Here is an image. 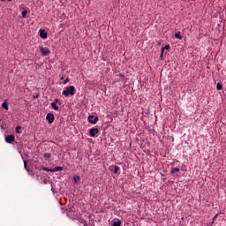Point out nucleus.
Instances as JSON below:
<instances>
[{
	"label": "nucleus",
	"instance_id": "nucleus-1",
	"mask_svg": "<svg viewBox=\"0 0 226 226\" xmlns=\"http://www.w3.org/2000/svg\"><path fill=\"white\" fill-rule=\"evenodd\" d=\"M62 94L65 97L70 95L73 96V94H75V87L73 86L66 87V88L62 92Z\"/></svg>",
	"mask_w": 226,
	"mask_h": 226
},
{
	"label": "nucleus",
	"instance_id": "nucleus-2",
	"mask_svg": "<svg viewBox=\"0 0 226 226\" xmlns=\"http://www.w3.org/2000/svg\"><path fill=\"white\" fill-rule=\"evenodd\" d=\"M100 120V118L98 117H94L93 115L88 116L87 117V121L88 123H90L91 124H96L98 123V121Z\"/></svg>",
	"mask_w": 226,
	"mask_h": 226
},
{
	"label": "nucleus",
	"instance_id": "nucleus-3",
	"mask_svg": "<svg viewBox=\"0 0 226 226\" xmlns=\"http://www.w3.org/2000/svg\"><path fill=\"white\" fill-rule=\"evenodd\" d=\"M57 104L61 105L59 99H55L54 102H51V107L54 110H59V106H57Z\"/></svg>",
	"mask_w": 226,
	"mask_h": 226
},
{
	"label": "nucleus",
	"instance_id": "nucleus-4",
	"mask_svg": "<svg viewBox=\"0 0 226 226\" xmlns=\"http://www.w3.org/2000/svg\"><path fill=\"white\" fill-rule=\"evenodd\" d=\"M46 119L48 120L49 124H52V123H54V119H55L54 114L48 113L46 115Z\"/></svg>",
	"mask_w": 226,
	"mask_h": 226
},
{
	"label": "nucleus",
	"instance_id": "nucleus-5",
	"mask_svg": "<svg viewBox=\"0 0 226 226\" xmlns=\"http://www.w3.org/2000/svg\"><path fill=\"white\" fill-rule=\"evenodd\" d=\"M40 50L41 52V56L45 57L46 56H49L50 54V50L48 48L41 47Z\"/></svg>",
	"mask_w": 226,
	"mask_h": 226
},
{
	"label": "nucleus",
	"instance_id": "nucleus-6",
	"mask_svg": "<svg viewBox=\"0 0 226 226\" xmlns=\"http://www.w3.org/2000/svg\"><path fill=\"white\" fill-rule=\"evenodd\" d=\"M5 142H7V144H11V142H15V136L14 135L5 136Z\"/></svg>",
	"mask_w": 226,
	"mask_h": 226
},
{
	"label": "nucleus",
	"instance_id": "nucleus-7",
	"mask_svg": "<svg viewBox=\"0 0 226 226\" xmlns=\"http://www.w3.org/2000/svg\"><path fill=\"white\" fill-rule=\"evenodd\" d=\"M99 130L97 128H91L89 131L90 137H96L97 133H99Z\"/></svg>",
	"mask_w": 226,
	"mask_h": 226
},
{
	"label": "nucleus",
	"instance_id": "nucleus-8",
	"mask_svg": "<svg viewBox=\"0 0 226 226\" xmlns=\"http://www.w3.org/2000/svg\"><path fill=\"white\" fill-rule=\"evenodd\" d=\"M39 33H40V37L42 40H47V32H45V30H40Z\"/></svg>",
	"mask_w": 226,
	"mask_h": 226
},
{
	"label": "nucleus",
	"instance_id": "nucleus-9",
	"mask_svg": "<svg viewBox=\"0 0 226 226\" xmlns=\"http://www.w3.org/2000/svg\"><path fill=\"white\" fill-rule=\"evenodd\" d=\"M61 170H63V167L61 166H56L54 169H51V172H59Z\"/></svg>",
	"mask_w": 226,
	"mask_h": 226
},
{
	"label": "nucleus",
	"instance_id": "nucleus-10",
	"mask_svg": "<svg viewBox=\"0 0 226 226\" xmlns=\"http://www.w3.org/2000/svg\"><path fill=\"white\" fill-rule=\"evenodd\" d=\"M175 38H177L178 40H183V36H181V32L176 33Z\"/></svg>",
	"mask_w": 226,
	"mask_h": 226
},
{
	"label": "nucleus",
	"instance_id": "nucleus-11",
	"mask_svg": "<svg viewBox=\"0 0 226 226\" xmlns=\"http://www.w3.org/2000/svg\"><path fill=\"white\" fill-rule=\"evenodd\" d=\"M114 173L115 174H119V170H120V168H119V166H117V165H115L114 166Z\"/></svg>",
	"mask_w": 226,
	"mask_h": 226
},
{
	"label": "nucleus",
	"instance_id": "nucleus-12",
	"mask_svg": "<svg viewBox=\"0 0 226 226\" xmlns=\"http://www.w3.org/2000/svg\"><path fill=\"white\" fill-rule=\"evenodd\" d=\"M2 107L3 109H4L5 110H8L9 107H8V103L6 102H4L2 103Z\"/></svg>",
	"mask_w": 226,
	"mask_h": 226
},
{
	"label": "nucleus",
	"instance_id": "nucleus-13",
	"mask_svg": "<svg viewBox=\"0 0 226 226\" xmlns=\"http://www.w3.org/2000/svg\"><path fill=\"white\" fill-rule=\"evenodd\" d=\"M44 158H45L46 160H49V158H52V154H50V153H46V154H44Z\"/></svg>",
	"mask_w": 226,
	"mask_h": 226
},
{
	"label": "nucleus",
	"instance_id": "nucleus-14",
	"mask_svg": "<svg viewBox=\"0 0 226 226\" xmlns=\"http://www.w3.org/2000/svg\"><path fill=\"white\" fill-rule=\"evenodd\" d=\"M176 172H179V168H171V174H176Z\"/></svg>",
	"mask_w": 226,
	"mask_h": 226
},
{
	"label": "nucleus",
	"instance_id": "nucleus-15",
	"mask_svg": "<svg viewBox=\"0 0 226 226\" xmlns=\"http://www.w3.org/2000/svg\"><path fill=\"white\" fill-rule=\"evenodd\" d=\"M73 179H74V183L77 185V183H79V181L80 180V177H79V176H74V177H73Z\"/></svg>",
	"mask_w": 226,
	"mask_h": 226
},
{
	"label": "nucleus",
	"instance_id": "nucleus-16",
	"mask_svg": "<svg viewBox=\"0 0 226 226\" xmlns=\"http://www.w3.org/2000/svg\"><path fill=\"white\" fill-rule=\"evenodd\" d=\"M216 87L218 91H222V89H223V86H222V83H217Z\"/></svg>",
	"mask_w": 226,
	"mask_h": 226
},
{
	"label": "nucleus",
	"instance_id": "nucleus-17",
	"mask_svg": "<svg viewBox=\"0 0 226 226\" xmlns=\"http://www.w3.org/2000/svg\"><path fill=\"white\" fill-rule=\"evenodd\" d=\"M22 17H23V19H27V11H22Z\"/></svg>",
	"mask_w": 226,
	"mask_h": 226
},
{
	"label": "nucleus",
	"instance_id": "nucleus-18",
	"mask_svg": "<svg viewBox=\"0 0 226 226\" xmlns=\"http://www.w3.org/2000/svg\"><path fill=\"white\" fill-rule=\"evenodd\" d=\"M42 170L45 172H52V169L42 167Z\"/></svg>",
	"mask_w": 226,
	"mask_h": 226
},
{
	"label": "nucleus",
	"instance_id": "nucleus-19",
	"mask_svg": "<svg viewBox=\"0 0 226 226\" xmlns=\"http://www.w3.org/2000/svg\"><path fill=\"white\" fill-rule=\"evenodd\" d=\"M113 226H121V221L114 222Z\"/></svg>",
	"mask_w": 226,
	"mask_h": 226
},
{
	"label": "nucleus",
	"instance_id": "nucleus-20",
	"mask_svg": "<svg viewBox=\"0 0 226 226\" xmlns=\"http://www.w3.org/2000/svg\"><path fill=\"white\" fill-rule=\"evenodd\" d=\"M20 130H22V127H20V126H17L16 127V133H20Z\"/></svg>",
	"mask_w": 226,
	"mask_h": 226
},
{
	"label": "nucleus",
	"instance_id": "nucleus-21",
	"mask_svg": "<svg viewBox=\"0 0 226 226\" xmlns=\"http://www.w3.org/2000/svg\"><path fill=\"white\" fill-rule=\"evenodd\" d=\"M24 168L27 170V161H24Z\"/></svg>",
	"mask_w": 226,
	"mask_h": 226
},
{
	"label": "nucleus",
	"instance_id": "nucleus-22",
	"mask_svg": "<svg viewBox=\"0 0 226 226\" xmlns=\"http://www.w3.org/2000/svg\"><path fill=\"white\" fill-rule=\"evenodd\" d=\"M163 52H164V49L162 48V50H161V56H160L161 58L163 57Z\"/></svg>",
	"mask_w": 226,
	"mask_h": 226
},
{
	"label": "nucleus",
	"instance_id": "nucleus-23",
	"mask_svg": "<svg viewBox=\"0 0 226 226\" xmlns=\"http://www.w3.org/2000/svg\"><path fill=\"white\" fill-rule=\"evenodd\" d=\"M162 49H164V50H169V49H170V45H166L164 48H162Z\"/></svg>",
	"mask_w": 226,
	"mask_h": 226
},
{
	"label": "nucleus",
	"instance_id": "nucleus-24",
	"mask_svg": "<svg viewBox=\"0 0 226 226\" xmlns=\"http://www.w3.org/2000/svg\"><path fill=\"white\" fill-rule=\"evenodd\" d=\"M68 82H70V79H65L64 80V84H68Z\"/></svg>",
	"mask_w": 226,
	"mask_h": 226
},
{
	"label": "nucleus",
	"instance_id": "nucleus-25",
	"mask_svg": "<svg viewBox=\"0 0 226 226\" xmlns=\"http://www.w3.org/2000/svg\"><path fill=\"white\" fill-rule=\"evenodd\" d=\"M118 77H120L121 79H123V77H124V74L120 73V74L118 75Z\"/></svg>",
	"mask_w": 226,
	"mask_h": 226
},
{
	"label": "nucleus",
	"instance_id": "nucleus-26",
	"mask_svg": "<svg viewBox=\"0 0 226 226\" xmlns=\"http://www.w3.org/2000/svg\"><path fill=\"white\" fill-rule=\"evenodd\" d=\"M216 218H218V215H215L214 216V220H216Z\"/></svg>",
	"mask_w": 226,
	"mask_h": 226
},
{
	"label": "nucleus",
	"instance_id": "nucleus-27",
	"mask_svg": "<svg viewBox=\"0 0 226 226\" xmlns=\"http://www.w3.org/2000/svg\"><path fill=\"white\" fill-rule=\"evenodd\" d=\"M9 3L11 2V0H7Z\"/></svg>",
	"mask_w": 226,
	"mask_h": 226
},
{
	"label": "nucleus",
	"instance_id": "nucleus-28",
	"mask_svg": "<svg viewBox=\"0 0 226 226\" xmlns=\"http://www.w3.org/2000/svg\"><path fill=\"white\" fill-rule=\"evenodd\" d=\"M1 1H4V0H1Z\"/></svg>",
	"mask_w": 226,
	"mask_h": 226
}]
</instances>
